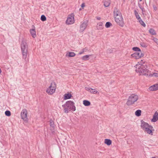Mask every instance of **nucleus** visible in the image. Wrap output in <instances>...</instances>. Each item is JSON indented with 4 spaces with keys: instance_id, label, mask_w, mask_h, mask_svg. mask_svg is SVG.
I'll list each match as a JSON object with an SVG mask.
<instances>
[{
    "instance_id": "obj_1",
    "label": "nucleus",
    "mask_w": 158,
    "mask_h": 158,
    "mask_svg": "<svg viewBox=\"0 0 158 158\" xmlns=\"http://www.w3.org/2000/svg\"><path fill=\"white\" fill-rule=\"evenodd\" d=\"M136 72L139 73V75H144L150 77L152 75L148 69V66L145 63V61L141 60L136 65Z\"/></svg>"
},
{
    "instance_id": "obj_2",
    "label": "nucleus",
    "mask_w": 158,
    "mask_h": 158,
    "mask_svg": "<svg viewBox=\"0 0 158 158\" xmlns=\"http://www.w3.org/2000/svg\"><path fill=\"white\" fill-rule=\"evenodd\" d=\"M64 112L67 114L69 112H73L76 110L75 103L71 101H67L65 103L62 105Z\"/></svg>"
},
{
    "instance_id": "obj_3",
    "label": "nucleus",
    "mask_w": 158,
    "mask_h": 158,
    "mask_svg": "<svg viewBox=\"0 0 158 158\" xmlns=\"http://www.w3.org/2000/svg\"><path fill=\"white\" fill-rule=\"evenodd\" d=\"M21 48L23 56V58L24 59L26 63H27L28 61V58H27L28 46L26 42L24 40H23L22 41Z\"/></svg>"
},
{
    "instance_id": "obj_4",
    "label": "nucleus",
    "mask_w": 158,
    "mask_h": 158,
    "mask_svg": "<svg viewBox=\"0 0 158 158\" xmlns=\"http://www.w3.org/2000/svg\"><path fill=\"white\" fill-rule=\"evenodd\" d=\"M56 88V84L54 81H52L51 84L50 86L47 89L46 92L49 94H52L55 91Z\"/></svg>"
},
{
    "instance_id": "obj_5",
    "label": "nucleus",
    "mask_w": 158,
    "mask_h": 158,
    "mask_svg": "<svg viewBox=\"0 0 158 158\" xmlns=\"http://www.w3.org/2000/svg\"><path fill=\"white\" fill-rule=\"evenodd\" d=\"M115 21L121 27H123L124 23L123 19L122 16H118V17H114Z\"/></svg>"
},
{
    "instance_id": "obj_6",
    "label": "nucleus",
    "mask_w": 158,
    "mask_h": 158,
    "mask_svg": "<svg viewBox=\"0 0 158 158\" xmlns=\"http://www.w3.org/2000/svg\"><path fill=\"white\" fill-rule=\"evenodd\" d=\"M88 24V20H83L80 26L79 32H83L86 28Z\"/></svg>"
},
{
    "instance_id": "obj_7",
    "label": "nucleus",
    "mask_w": 158,
    "mask_h": 158,
    "mask_svg": "<svg viewBox=\"0 0 158 158\" xmlns=\"http://www.w3.org/2000/svg\"><path fill=\"white\" fill-rule=\"evenodd\" d=\"M21 118L24 121L27 122L28 118H27V110L26 109L23 110L21 113Z\"/></svg>"
},
{
    "instance_id": "obj_8",
    "label": "nucleus",
    "mask_w": 158,
    "mask_h": 158,
    "mask_svg": "<svg viewBox=\"0 0 158 158\" xmlns=\"http://www.w3.org/2000/svg\"><path fill=\"white\" fill-rule=\"evenodd\" d=\"M74 22L73 14H72L69 16L66 21V23L68 24H71Z\"/></svg>"
},
{
    "instance_id": "obj_9",
    "label": "nucleus",
    "mask_w": 158,
    "mask_h": 158,
    "mask_svg": "<svg viewBox=\"0 0 158 158\" xmlns=\"http://www.w3.org/2000/svg\"><path fill=\"white\" fill-rule=\"evenodd\" d=\"M144 54L142 52H135V53L131 54V56L132 57L136 59H138L143 56Z\"/></svg>"
},
{
    "instance_id": "obj_10",
    "label": "nucleus",
    "mask_w": 158,
    "mask_h": 158,
    "mask_svg": "<svg viewBox=\"0 0 158 158\" xmlns=\"http://www.w3.org/2000/svg\"><path fill=\"white\" fill-rule=\"evenodd\" d=\"M150 125L149 124L144 121L143 120H141V125L140 126L141 128L143 130H145Z\"/></svg>"
},
{
    "instance_id": "obj_11",
    "label": "nucleus",
    "mask_w": 158,
    "mask_h": 158,
    "mask_svg": "<svg viewBox=\"0 0 158 158\" xmlns=\"http://www.w3.org/2000/svg\"><path fill=\"white\" fill-rule=\"evenodd\" d=\"M147 133L150 134L151 135H153L152 131H154L153 127L151 126L150 125L147 128L144 130Z\"/></svg>"
},
{
    "instance_id": "obj_12",
    "label": "nucleus",
    "mask_w": 158,
    "mask_h": 158,
    "mask_svg": "<svg viewBox=\"0 0 158 158\" xmlns=\"http://www.w3.org/2000/svg\"><path fill=\"white\" fill-rule=\"evenodd\" d=\"M114 17L122 16L121 13L116 7H115L114 8Z\"/></svg>"
},
{
    "instance_id": "obj_13",
    "label": "nucleus",
    "mask_w": 158,
    "mask_h": 158,
    "mask_svg": "<svg viewBox=\"0 0 158 158\" xmlns=\"http://www.w3.org/2000/svg\"><path fill=\"white\" fill-rule=\"evenodd\" d=\"M32 29L30 30V32L32 37L35 38L36 37L35 27L34 25H32Z\"/></svg>"
},
{
    "instance_id": "obj_14",
    "label": "nucleus",
    "mask_w": 158,
    "mask_h": 158,
    "mask_svg": "<svg viewBox=\"0 0 158 158\" xmlns=\"http://www.w3.org/2000/svg\"><path fill=\"white\" fill-rule=\"evenodd\" d=\"M150 91H155L158 89V84H154L150 86L148 89Z\"/></svg>"
},
{
    "instance_id": "obj_15",
    "label": "nucleus",
    "mask_w": 158,
    "mask_h": 158,
    "mask_svg": "<svg viewBox=\"0 0 158 158\" xmlns=\"http://www.w3.org/2000/svg\"><path fill=\"white\" fill-rule=\"evenodd\" d=\"M158 120V113L157 111H156L154 114L153 115V118L152 119L151 121L153 122H156Z\"/></svg>"
},
{
    "instance_id": "obj_16",
    "label": "nucleus",
    "mask_w": 158,
    "mask_h": 158,
    "mask_svg": "<svg viewBox=\"0 0 158 158\" xmlns=\"http://www.w3.org/2000/svg\"><path fill=\"white\" fill-rule=\"evenodd\" d=\"M96 28L98 30L102 29L103 28L102 23V22H100L98 23Z\"/></svg>"
},
{
    "instance_id": "obj_17",
    "label": "nucleus",
    "mask_w": 158,
    "mask_h": 158,
    "mask_svg": "<svg viewBox=\"0 0 158 158\" xmlns=\"http://www.w3.org/2000/svg\"><path fill=\"white\" fill-rule=\"evenodd\" d=\"M64 96V99H71L72 95L70 93H68L65 94Z\"/></svg>"
},
{
    "instance_id": "obj_18",
    "label": "nucleus",
    "mask_w": 158,
    "mask_h": 158,
    "mask_svg": "<svg viewBox=\"0 0 158 158\" xmlns=\"http://www.w3.org/2000/svg\"><path fill=\"white\" fill-rule=\"evenodd\" d=\"M132 99H128L126 103L128 106L132 105L135 102H136L138 99H135V100L133 101H132Z\"/></svg>"
},
{
    "instance_id": "obj_19",
    "label": "nucleus",
    "mask_w": 158,
    "mask_h": 158,
    "mask_svg": "<svg viewBox=\"0 0 158 158\" xmlns=\"http://www.w3.org/2000/svg\"><path fill=\"white\" fill-rule=\"evenodd\" d=\"M110 4V0H104V5L105 7H108Z\"/></svg>"
},
{
    "instance_id": "obj_20",
    "label": "nucleus",
    "mask_w": 158,
    "mask_h": 158,
    "mask_svg": "<svg viewBox=\"0 0 158 158\" xmlns=\"http://www.w3.org/2000/svg\"><path fill=\"white\" fill-rule=\"evenodd\" d=\"M139 97L137 95L135 94H132L129 97L128 99H138Z\"/></svg>"
},
{
    "instance_id": "obj_21",
    "label": "nucleus",
    "mask_w": 158,
    "mask_h": 158,
    "mask_svg": "<svg viewBox=\"0 0 158 158\" xmlns=\"http://www.w3.org/2000/svg\"><path fill=\"white\" fill-rule=\"evenodd\" d=\"M104 143L105 144L107 145L110 146L111 144L112 141L109 139H105Z\"/></svg>"
},
{
    "instance_id": "obj_22",
    "label": "nucleus",
    "mask_w": 158,
    "mask_h": 158,
    "mask_svg": "<svg viewBox=\"0 0 158 158\" xmlns=\"http://www.w3.org/2000/svg\"><path fill=\"white\" fill-rule=\"evenodd\" d=\"M83 104L85 106H88L90 105V102L87 100H84L83 101Z\"/></svg>"
},
{
    "instance_id": "obj_23",
    "label": "nucleus",
    "mask_w": 158,
    "mask_h": 158,
    "mask_svg": "<svg viewBox=\"0 0 158 158\" xmlns=\"http://www.w3.org/2000/svg\"><path fill=\"white\" fill-rule=\"evenodd\" d=\"M90 55H86L83 56L81 57V59L85 61L88 60L89 59V57Z\"/></svg>"
},
{
    "instance_id": "obj_24",
    "label": "nucleus",
    "mask_w": 158,
    "mask_h": 158,
    "mask_svg": "<svg viewBox=\"0 0 158 158\" xmlns=\"http://www.w3.org/2000/svg\"><path fill=\"white\" fill-rule=\"evenodd\" d=\"M141 111L140 110H138L136 111L135 114L136 116L137 117L140 116L141 115Z\"/></svg>"
},
{
    "instance_id": "obj_25",
    "label": "nucleus",
    "mask_w": 158,
    "mask_h": 158,
    "mask_svg": "<svg viewBox=\"0 0 158 158\" xmlns=\"http://www.w3.org/2000/svg\"><path fill=\"white\" fill-rule=\"evenodd\" d=\"M149 32L151 35H154L156 34L155 31L152 28H150L149 31Z\"/></svg>"
},
{
    "instance_id": "obj_26",
    "label": "nucleus",
    "mask_w": 158,
    "mask_h": 158,
    "mask_svg": "<svg viewBox=\"0 0 158 158\" xmlns=\"http://www.w3.org/2000/svg\"><path fill=\"white\" fill-rule=\"evenodd\" d=\"M133 50L135 51L136 52H141L140 49L138 47H134L132 48Z\"/></svg>"
},
{
    "instance_id": "obj_27",
    "label": "nucleus",
    "mask_w": 158,
    "mask_h": 158,
    "mask_svg": "<svg viewBox=\"0 0 158 158\" xmlns=\"http://www.w3.org/2000/svg\"><path fill=\"white\" fill-rule=\"evenodd\" d=\"M134 13L136 18L138 19V20H139L141 19V18L139 16L138 12H137V11H136V10H134Z\"/></svg>"
},
{
    "instance_id": "obj_28",
    "label": "nucleus",
    "mask_w": 158,
    "mask_h": 158,
    "mask_svg": "<svg viewBox=\"0 0 158 158\" xmlns=\"http://www.w3.org/2000/svg\"><path fill=\"white\" fill-rule=\"evenodd\" d=\"M138 20L139 22V23L143 27H146V25L144 22L142 20L141 18L139 19Z\"/></svg>"
},
{
    "instance_id": "obj_29",
    "label": "nucleus",
    "mask_w": 158,
    "mask_h": 158,
    "mask_svg": "<svg viewBox=\"0 0 158 158\" xmlns=\"http://www.w3.org/2000/svg\"><path fill=\"white\" fill-rule=\"evenodd\" d=\"M49 122L50 126L53 128H54L55 127V125L54 121L52 119H51L50 120Z\"/></svg>"
},
{
    "instance_id": "obj_30",
    "label": "nucleus",
    "mask_w": 158,
    "mask_h": 158,
    "mask_svg": "<svg viewBox=\"0 0 158 158\" xmlns=\"http://www.w3.org/2000/svg\"><path fill=\"white\" fill-rule=\"evenodd\" d=\"M111 26H112V23L109 22H107L105 25V27L106 28H109Z\"/></svg>"
},
{
    "instance_id": "obj_31",
    "label": "nucleus",
    "mask_w": 158,
    "mask_h": 158,
    "mask_svg": "<svg viewBox=\"0 0 158 158\" xmlns=\"http://www.w3.org/2000/svg\"><path fill=\"white\" fill-rule=\"evenodd\" d=\"M40 19L41 21H44L46 20V18L44 15H42L41 16Z\"/></svg>"
},
{
    "instance_id": "obj_32",
    "label": "nucleus",
    "mask_w": 158,
    "mask_h": 158,
    "mask_svg": "<svg viewBox=\"0 0 158 158\" xmlns=\"http://www.w3.org/2000/svg\"><path fill=\"white\" fill-rule=\"evenodd\" d=\"M76 55V54L74 52H69L68 56L69 57H74Z\"/></svg>"
},
{
    "instance_id": "obj_33",
    "label": "nucleus",
    "mask_w": 158,
    "mask_h": 158,
    "mask_svg": "<svg viewBox=\"0 0 158 158\" xmlns=\"http://www.w3.org/2000/svg\"><path fill=\"white\" fill-rule=\"evenodd\" d=\"M90 92L91 93L94 94H96L97 93H98V91L95 90V89H92V88L91 89L90 91Z\"/></svg>"
},
{
    "instance_id": "obj_34",
    "label": "nucleus",
    "mask_w": 158,
    "mask_h": 158,
    "mask_svg": "<svg viewBox=\"0 0 158 158\" xmlns=\"http://www.w3.org/2000/svg\"><path fill=\"white\" fill-rule=\"evenodd\" d=\"M5 114L6 116H9L11 115L10 112L9 110H6L5 112Z\"/></svg>"
},
{
    "instance_id": "obj_35",
    "label": "nucleus",
    "mask_w": 158,
    "mask_h": 158,
    "mask_svg": "<svg viewBox=\"0 0 158 158\" xmlns=\"http://www.w3.org/2000/svg\"><path fill=\"white\" fill-rule=\"evenodd\" d=\"M140 44L142 47L144 48H146L147 46V44L144 42H141Z\"/></svg>"
},
{
    "instance_id": "obj_36",
    "label": "nucleus",
    "mask_w": 158,
    "mask_h": 158,
    "mask_svg": "<svg viewBox=\"0 0 158 158\" xmlns=\"http://www.w3.org/2000/svg\"><path fill=\"white\" fill-rule=\"evenodd\" d=\"M153 41L155 42L157 44H158V39L155 38L153 39Z\"/></svg>"
},
{
    "instance_id": "obj_37",
    "label": "nucleus",
    "mask_w": 158,
    "mask_h": 158,
    "mask_svg": "<svg viewBox=\"0 0 158 158\" xmlns=\"http://www.w3.org/2000/svg\"><path fill=\"white\" fill-rule=\"evenodd\" d=\"M151 74L152 75V77L153 75L154 76L156 77H158V73H153V74H152L151 73Z\"/></svg>"
},
{
    "instance_id": "obj_38",
    "label": "nucleus",
    "mask_w": 158,
    "mask_h": 158,
    "mask_svg": "<svg viewBox=\"0 0 158 158\" xmlns=\"http://www.w3.org/2000/svg\"><path fill=\"white\" fill-rule=\"evenodd\" d=\"M91 88L90 87H85V89L86 90L89 91L90 92V91L91 89Z\"/></svg>"
},
{
    "instance_id": "obj_39",
    "label": "nucleus",
    "mask_w": 158,
    "mask_h": 158,
    "mask_svg": "<svg viewBox=\"0 0 158 158\" xmlns=\"http://www.w3.org/2000/svg\"><path fill=\"white\" fill-rule=\"evenodd\" d=\"M84 52V49H83L81 52H79L78 54L81 55Z\"/></svg>"
},
{
    "instance_id": "obj_40",
    "label": "nucleus",
    "mask_w": 158,
    "mask_h": 158,
    "mask_svg": "<svg viewBox=\"0 0 158 158\" xmlns=\"http://www.w3.org/2000/svg\"><path fill=\"white\" fill-rule=\"evenodd\" d=\"M85 6V4L84 3H83L81 5V7L83 9L84 7Z\"/></svg>"
},
{
    "instance_id": "obj_41",
    "label": "nucleus",
    "mask_w": 158,
    "mask_h": 158,
    "mask_svg": "<svg viewBox=\"0 0 158 158\" xmlns=\"http://www.w3.org/2000/svg\"><path fill=\"white\" fill-rule=\"evenodd\" d=\"M138 6L139 7V8L141 9L142 8H143V7H142V6L139 4V3H138Z\"/></svg>"
},
{
    "instance_id": "obj_42",
    "label": "nucleus",
    "mask_w": 158,
    "mask_h": 158,
    "mask_svg": "<svg viewBox=\"0 0 158 158\" xmlns=\"http://www.w3.org/2000/svg\"><path fill=\"white\" fill-rule=\"evenodd\" d=\"M141 10L142 12H145V9L144 7L142 8Z\"/></svg>"
},
{
    "instance_id": "obj_43",
    "label": "nucleus",
    "mask_w": 158,
    "mask_h": 158,
    "mask_svg": "<svg viewBox=\"0 0 158 158\" xmlns=\"http://www.w3.org/2000/svg\"><path fill=\"white\" fill-rule=\"evenodd\" d=\"M96 18L98 20H100L101 19V17H97Z\"/></svg>"
},
{
    "instance_id": "obj_44",
    "label": "nucleus",
    "mask_w": 158,
    "mask_h": 158,
    "mask_svg": "<svg viewBox=\"0 0 158 158\" xmlns=\"http://www.w3.org/2000/svg\"><path fill=\"white\" fill-rule=\"evenodd\" d=\"M153 8L155 10H156L157 8L156 6H153Z\"/></svg>"
},
{
    "instance_id": "obj_45",
    "label": "nucleus",
    "mask_w": 158,
    "mask_h": 158,
    "mask_svg": "<svg viewBox=\"0 0 158 158\" xmlns=\"http://www.w3.org/2000/svg\"><path fill=\"white\" fill-rule=\"evenodd\" d=\"M2 72V70H1V69L0 68V74Z\"/></svg>"
},
{
    "instance_id": "obj_46",
    "label": "nucleus",
    "mask_w": 158,
    "mask_h": 158,
    "mask_svg": "<svg viewBox=\"0 0 158 158\" xmlns=\"http://www.w3.org/2000/svg\"><path fill=\"white\" fill-rule=\"evenodd\" d=\"M109 51H110V50H109V49H108V50H107V52H108Z\"/></svg>"
},
{
    "instance_id": "obj_47",
    "label": "nucleus",
    "mask_w": 158,
    "mask_h": 158,
    "mask_svg": "<svg viewBox=\"0 0 158 158\" xmlns=\"http://www.w3.org/2000/svg\"><path fill=\"white\" fill-rule=\"evenodd\" d=\"M142 0H139V1L140 2H141V1Z\"/></svg>"
},
{
    "instance_id": "obj_48",
    "label": "nucleus",
    "mask_w": 158,
    "mask_h": 158,
    "mask_svg": "<svg viewBox=\"0 0 158 158\" xmlns=\"http://www.w3.org/2000/svg\"><path fill=\"white\" fill-rule=\"evenodd\" d=\"M81 10V9L80 8V9H79V10Z\"/></svg>"
}]
</instances>
